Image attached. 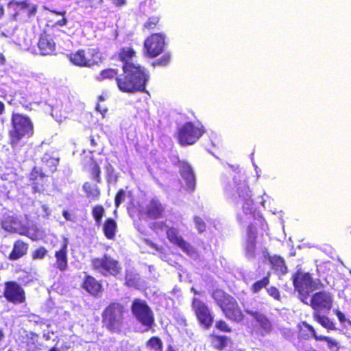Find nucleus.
I'll list each match as a JSON object with an SVG mask.
<instances>
[{
	"mask_svg": "<svg viewBox=\"0 0 351 351\" xmlns=\"http://www.w3.org/2000/svg\"><path fill=\"white\" fill-rule=\"evenodd\" d=\"M134 51L130 47L121 49L119 57L123 62L124 76L117 77V84L119 89L124 93H134L144 91L149 75L145 68L133 62Z\"/></svg>",
	"mask_w": 351,
	"mask_h": 351,
	"instance_id": "1",
	"label": "nucleus"
},
{
	"mask_svg": "<svg viewBox=\"0 0 351 351\" xmlns=\"http://www.w3.org/2000/svg\"><path fill=\"white\" fill-rule=\"evenodd\" d=\"M234 186H228L225 190L228 194L232 195V192L236 190L238 195L237 204H241L242 210L237 215L238 220L241 223H250L252 220L262 221L259 212L256 211L254 207L252 194L249 186L245 181L237 177L234 178Z\"/></svg>",
	"mask_w": 351,
	"mask_h": 351,
	"instance_id": "2",
	"label": "nucleus"
},
{
	"mask_svg": "<svg viewBox=\"0 0 351 351\" xmlns=\"http://www.w3.org/2000/svg\"><path fill=\"white\" fill-rule=\"evenodd\" d=\"M295 291H298L300 300H306L311 293L324 287L319 278H313L308 272L298 270L292 276Z\"/></svg>",
	"mask_w": 351,
	"mask_h": 351,
	"instance_id": "3",
	"label": "nucleus"
},
{
	"mask_svg": "<svg viewBox=\"0 0 351 351\" xmlns=\"http://www.w3.org/2000/svg\"><path fill=\"white\" fill-rule=\"evenodd\" d=\"M1 225L3 230L11 233L24 235L32 240H36L38 235L34 228H30L29 223L21 217L6 213L2 215Z\"/></svg>",
	"mask_w": 351,
	"mask_h": 351,
	"instance_id": "4",
	"label": "nucleus"
},
{
	"mask_svg": "<svg viewBox=\"0 0 351 351\" xmlns=\"http://www.w3.org/2000/svg\"><path fill=\"white\" fill-rule=\"evenodd\" d=\"M124 312V307L121 304L110 303L102 313L104 326L111 332H120L123 326Z\"/></svg>",
	"mask_w": 351,
	"mask_h": 351,
	"instance_id": "5",
	"label": "nucleus"
},
{
	"mask_svg": "<svg viewBox=\"0 0 351 351\" xmlns=\"http://www.w3.org/2000/svg\"><path fill=\"white\" fill-rule=\"evenodd\" d=\"M12 125L10 134L12 146H16L21 139L29 138L34 133L32 122L27 116L14 113L12 116Z\"/></svg>",
	"mask_w": 351,
	"mask_h": 351,
	"instance_id": "6",
	"label": "nucleus"
},
{
	"mask_svg": "<svg viewBox=\"0 0 351 351\" xmlns=\"http://www.w3.org/2000/svg\"><path fill=\"white\" fill-rule=\"evenodd\" d=\"M213 298L220 306L226 317L235 322L243 319V313L236 300L221 290L213 293Z\"/></svg>",
	"mask_w": 351,
	"mask_h": 351,
	"instance_id": "7",
	"label": "nucleus"
},
{
	"mask_svg": "<svg viewBox=\"0 0 351 351\" xmlns=\"http://www.w3.org/2000/svg\"><path fill=\"white\" fill-rule=\"evenodd\" d=\"M153 230L157 232L159 231H165L170 242L178 245L184 252L191 258H196L197 257V253L195 248L182 238L177 229L169 228L168 226L163 222H156L153 224Z\"/></svg>",
	"mask_w": 351,
	"mask_h": 351,
	"instance_id": "8",
	"label": "nucleus"
},
{
	"mask_svg": "<svg viewBox=\"0 0 351 351\" xmlns=\"http://www.w3.org/2000/svg\"><path fill=\"white\" fill-rule=\"evenodd\" d=\"M91 265L95 271L105 276H116L121 269L119 263L107 254L101 257L93 258Z\"/></svg>",
	"mask_w": 351,
	"mask_h": 351,
	"instance_id": "9",
	"label": "nucleus"
},
{
	"mask_svg": "<svg viewBox=\"0 0 351 351\" xmlns=\"http://www.w3.org/2000/svg\"><path fill=\"white\" fill-rule=\"evenodd\" d=\"M303 303L310 305L314 310V313H328L332 306L333 295L331 293L326 291L317 292L311 297L308 296L306 300H303Z\"/></svg>",
	"mask_w": 351,
	"mask_h": 351,
	"instance_id": "10",
	"label": "nucleus"
},
{
	"mask_svg": "<svg viewBox=\"0 0 351 351\" xmlns=\"http://www.w3.org/2000/svg\"><path fill=\"white\" fill-rule=\"evenodd\" d=\"M204 132V130L201 124L187 122L179 130V142L182 145H192L202 136Z\"/></svg>",
	"mask_w": 351,
	"mask_h": 351,
	"instance_id": "11",
	"label": "nucleus"
},
{
	"mask_svg": "<svg viewBox=\"0 0 351 351\" xmlns=\"http://www.w3.org/2000/svg\"><path fill=\"white\" fill-rule=\"evenodd\" d=\"M132 312L136 319L149 330L154 322V314L147 303L140 299H135L131 307Z\"/></svg>",
	"mask_w": 351,
	"mask_h": 351,
	"instance_id": "12",
	"label": "nucleus"
},
{
	"mask_svg": "<svg viewBox=\"0 0 351 351\" xmlns=\"http://www.w3.org/2000/svg\"><path fill=\"white\" fill-rule=\"evenodd\" d=\"M68 57L71 62L78 66H91L100 59L96 49H88L87 51L80 49L69 54Z\"/></svg>",
	"mask_w": 351,
	"mask_h": 351,
	"instance_id": "13",
	"label": "nucleus"
},
{
	"mask_svg": "<svg viewBox=\"0 0 351 351\" xmlns=\"http://www.w3.org/2000/svg\"><path fill=\"white\" fill-rule=\"evenodd\" d=\"M165 35L162 33L154 34L148 37L144 43L146 53L151 58H154L160 54L165 48Z\"/></svg>",
	"mask_w": 351,
	"mask_h": 351,
	"instance_id": "14",
	"label": "nucleus"
},
{
	"mask_svg": "<svg viewBox=\"0 0 351 351\" xmlns=\"http://www.w3.org/2000/svg\"><path fill=\"white\" fill-rule=\"evenodd\" d=\"M192 306L200 323L206 328H208L212 324L213 318L208 306L195 298H193Z\"/></svg>",
	"mask_w": 351,
	"mask_h": 351,
	"instance_id": "15",
	"label": "nucleus"
},
{
	"mask_svg": "<svg viewBox=\"0 0 351 351\" xmlns=\"http://www.w3.org/2000/svg\"><path fill=\"white\" fill-rule=\"evenodd\" d=\"M4 295L8 301L15 304L22 303L25 299L24 290L14 282L5 284Z\"/></svg>",
	"mask_w": 351,
	"mask_h": 351,
	"instance_id": "16",
	"label": "nucleus"
},
{
	"mask_svg": "<svg viewBox=\"0 0 351 351\" xmlns=\"http://www.w3.org/2000/svg\"><path fill=\"white\" fill-rule=\"evenodd\" d=\"M164 211V207L156 198H153L144 208L142 206L139 209L141 215H146L151 219H157L160 217Z\"/></svg>",
	"mask_w": 351,
	"mask_h": 351,
	"instance_id": "17",
	"label": "nucleus"
},
{
	"mask_svg": "<svg viewBox=\"0 0 351 351\" xmlns=\"http://www.w3.org/2000/svg\"><path fill=\"white\" fill-rule=\"evenodd\" d=\"M180 173L186 183L187 190L193 191L195 188V177L191 165L185 161L179 162Z\"/></svg>",
	"mask_w": 351,
	"mask_h": 351,
	"instance_id": "18",
	"label": "nucleus"
},
{
	"mask_svg": "<svg viewBox=\"0 0 351 351\" xmlns=\"http://www.w3.org/2000/svg\"><path fill=\"white\" fill-rule=\"evenodd\" d=\"M256 233L254 224L248 226L247 230V240L245 246V256L248 259H254L256 256Z\"/></svg>",
	"mask_w": 351,
	"mask_h": 351,
	"instance_id": "19",
	"label": "nucleus"
},
{
	"mask_svg": "<svg viewBox=\"0 0 351 351\" xmlns=\"http://www.w3.org/2000/svg\"><path fill=\"white\" fill-rule=\"evenodd\" d=\"M68 239L64 238L63 242L61 243L60 248L58 250H57L55 253L56 263L54 265L57 269L62 271H65L68 267Z\"/></svg>",
	"mask_w": 351,
	"mask_h": 351,
	"instance_id": "20",
	"label": "nucleus"
},
{
	"mask_svg": "<svg viewBox=\"0 0 351 351\" xmlns=\"http://www.w3.org/2000/svg\"><path fill=\"white\" fill-rule=\"evenodd\" d=\"M263 257L265 259H268L274 269L280 274H285L287 271V268L285 265V261L282 258L274 255L269 256V253L265 249L262 250Z\"/></svg>",
	"mask_w": 351,
	"mask_h": 351,
	"instance_id": "21",
	"label": "nucleus"
},
{
	"mask_svg": "<svg viewBox=\"0 0 351 351\" xmlns=\"http://www.w3.org/2000/svg\"><path fill=\"white\" fill-rule=\"evenodd\" d=\"M38 47L42 56L51 55L56 50V44L53 40L46 34L41 35Z\"/></svg>",
	"mask_w": 351,
	"mask_h": 351,
	"instance_id": "22",
	"label": "nucleus"
},
{
	"mask_svg": "<svg viewBox=\"0 0 351 351\" xmlns=\"http://www.w3.org/2000/svg\"><path fill=\"white\" fill-rule=\"evenodd\" d=\"M245 311L247 314L254 317L259 326L262 328L265 333H269L271 331V324L264 315L260 313L257 311L250 309L248 308H245Z\"/></svg>",
	"mask_w": 351,
	"mask_h": 351,
	"instance_id": "23",
	"label": "nucleus"
},
{
	"mask_svg": "<svg viewBox=\"0 0 351 351\" xmlns=\"http://www.w3.org/2000/svg\"><path fill=\"white\" fill-rule=\"evenodd\" d=\"M28 244L21 240H17L13 246V250L10 254L9 258L16 261L25 255L27 252Z\"/></svg>",
	"mask_w": 351,
	"mask_h": 351,
	"instance_id": "24",
	"label": "nucleus"
},
{
	"mask_svg": "<svg viewBox=\"0 0 351 351\" xmlns=\"http://www.w3.org/2000/svg\"><path fill=\"white\" fill-rule=\"evenodd\" d=\"M302 325L316 340L326 341L330 349L332 350L334 348H337V342L335 339L323 335H317L314 328L305 322H302Z\"/></svg>",
	"mask_w": 351,
	"mask_h": 351,
	"instance_id": "25",
	"label": "nucleus"
},
{
	"mask_svg": "<svg viewBox=\"0 0 351 351\" xmlns=\"http://www.w3.org/2000/svg\"><path fill=\"white\" fill-rule=\"evenodd\" d=\"M84 288L90 294L97 295L101 288V285L93 277L87 276L84 282Z\"/></svg>",
	"mask_w": 351,
	"mask_h": 351,
	"instance_id": "26",
	"label": "nucleus"
},
{
	"mask_svg": "<svg viewBox=\"0 0 351 351\" xmlns=\"http://www.w3.org/2000/svg\"><path fill=\"white\" fill-rule=\"evenodd\" d=\"M313 319L328 330H334L335 324L327 316L322 315V313H313Z\"/></svg>",
	"mask_w": 351,
	"mask_h": 351,
	"instance_id": "27",
	"label": "nucleus"
},
{
	"mask_svg": "<svg viewBox=\"0 0 351 351\" xmlns=\"http://www.w3.org/2000/svg\"><path fill=\"white\" fill-rule=\"evenodd\" d=\"M117 228L116 222L112 219H108L104 225V232L108 239H112Z\"/></svg>",
	"mask_w": 351,
	"mask_h": 351,
	"instance_id": "28",
	"label": "nucleus"
},
{
	"mask_svg": "<svg viewBox=\"0 0 351 351\" xmlns=\"http://www.w3.org/2000/svg\"><path fill=\"white\" fill-rule=\"evenodd\" d=\"M121 76H124V74L121 75ZM117 77H120V75H118L117 71L115 69H108L101 71L96 76V80L98 81H101L107 79L111 80L114 77L117 79Z\"/></svg>",
	"mask_w": 351,
	"mask_h": 351,
	"instance_id": "29",
	"label": "nucleus"
},
{
	"mask_svg": "<svg viewBox=\"0 0 351 351\" xmlns=\"http://www.w3.org/2000/svg\"><path fill=\"white\" fill-rule=\"evenodd\" d=\"M269 274H268L267 276L264 277L263 279L256 281L254 282L251 288V290L254 293L259 292L263 288L265 287L269 283Z\"/></svg>",
	"mask_w": 351,
	"mask_h": 351,
	"instance_id": "30",
	"label": "nucleus"
},
{
	"mask_svg": "<svg viewBox=\"0 0 351 351\" xmlns=\"http://www.w3.org/2000/svg\"><path fill=\"white\" fill-rule=\"evenodd\" d=\"M147 346L154 351H160L162 348V343L159 338L153 337L147 341Z\"/></svg>",
	"mask_w": 351,
	"mask_h": 351,
	"instance_id": "31",
	"label": "nucleus"
},
{
	"mask_svg": "<svg viewBox=\"0 0 351 351\" xmlns=\"http://www.w3.org/2000/svg\"><path fill=\"white\" fill-rule=\"evenodd\" d=\"M103 0H80L81 6L87 8H97L101 5Z\"/></svg>",
	"mask_w": 351,
	"mask_h": 351,
	"instance_id": "32",
	"label": "nucleus"
},
{
	"mask_svg": "<svg viewBox=\"0 0 351 351\" xmlns=\"http://www.w3.org/2000/svg\"><path fill=\"white\" fill-rule=\"evenodd\" d=\"M106 178L108 182H117V176L114 173V167L110 164L108 163L105 167Z\"/></svg>",
	"mask_w": 351,
	"mask_h": 351,
	"instance_id": "33",
	"label": "nucleus"
},
{
	"mask_svg": "<svg viewBox=\"0 0 351 351\" xmlns=\"http://www.w3.org/2000/svg\"><path fill=\"white\" fill-rule=\"evenodd\" d=\"M104 214V208L101 206H96L93 209V216L97 225H99Z\"/></svg>",
	"mask_w": 351,
	"mask_h": 351,
	"instance_id": "34",
	"label": "nucleus"
},
{
	"mask_svg": "<svg viewBox=\"0 0 351 351\" xmlns=\"http://www.w3.org/2000/svg\"><path fill=\"white\" fill-rule=\"evenodd\" d=\"M43 161L46 162L47 165L53 171L58 164L59 160L56 158H51L48 154H45L43 158Z\"/></svg>",
	"mask_w": 351,
	"mask_h": 351,
	"instance_id": "35",
	"label": "nucleus"
},
{
	"mask_svg": "<svg viewBox=\"0 0 351 351\" xmlns=\"http://www.w3.org/2000/svg\"><path fill=\"white\" fill-rule=\"evenodd\" d=\"M171 60V54L169 53H165L162 55V56L156 60L154 63V66H167Z\"/></svg>",
	"mask_w": 351,
	"mask_h": 351,
	"instance_id": "36",
	"label": "nucleus"
},
{
	"mask_svg": "<svg viewBox=\"0 0 351 351\" xmlns=\"http://www.w3.org/2000/svg\"><path fill=\"white\" fill-rule=\"evenodd\" d=\"M84 189L87 193L88 196L98 197L99 195V191L96 186H91L88 183L84 184Z\"/></svg>",
	"mask_w": 351,
	"mask_h": 351,
	"instance_id": "37",
	"label": "nucleus"
},
{
	"mask_svg": "<svg viewBox=\"0 0 351 351\" xmlns=\"http://www.w3.org/2000/svg\"><path fill=\"white\" fill-rule=\"evenodd\" d=\"M230 341L229 339L225 336H219L215 339V346L219 349H223L226 347Z\"/></svg>",
	"mask_w": 351,
	"mask_h": 351,
	"instance_id": "38",
	"label": "nucleus"
},
{
	"mask_svg": "<svg viewBox=\"0 0 351 351\" xmlns=\"http://www.w3.org/2000/svg\"><path fill=\"white\" fill-rule=\"evenodd\" d=\"M194 223L195 224V227L199 231V232H202L206 229V224L202 218L199 217H194Z\"/></svg>",
	"mask_w": 351,
	"mask_h": 351,
	"instance_id": "39",
	"label": "nucleus"
},
{
	"mask_svg": "<svg viewBox=\"0 0 351 351\" xmlns=\"http://www.w3.org/2000/svg\"><path fill=\"white\" fill-rule=\"evenodd\" d=\"M159 21V19L156 16L150 17L148 21L145 23V27L147 29L154 28Z\"/></svg>",
	"mask_w": 351,
	"mask_h": 351,
	"instance_id": "40",
	"label": "nucleus"
},
{
	"mask_svg": "<svg viewBox=\"0 0 351 351\" xmlns=\"http://www.w3.org/2000/svg\"><path fill=\"white\" fill-rule=\"evenodd\" d=\"M47 250L44 247H40L37 249L33 254V258H43L46 255Z\"/></svg>",
	"mask_w": 351,
	"mask_h": 351,
	"instance_id": "41",
	"label": "nucleus"
},
{
	"mask_svg": "<svg viewBox=\"0 0 351 351\" xmlns=\"http://www.w3.org/2000/svg\"><path fill=\"white\" fill-rule=\"evenodd\" d=\"M92 173H93V178L95 180H97V182H100L101 171H100L99 167L97 164H95L93 165V169H92Z\"/></svg>",
	"mask_w": 351,
	"mask_h": 351,
	"instance_id": "42",
	"label": "nucleus"
},
{
	"mask_svg": "<svg viewBox=\"0 0 351 351\" xmlns=\"http://www.w3.org/2000/svg\"><path fill=\"white\" fill-rule=\"evenodd\" d=\"M267 293H269V295L273 297L274 299L278 300L280 299V295L279 291L276 287H271L268 288Z\"/></svg>",
	"mask_w": 351,
	"mask_h": 351,
	"instance_id": "43",
	"label": "nucleus"
},
{
	"mask_svg": "<svg viewBox=\"0 0 351 351\" xmlns=\"http://www.w3.org/2000/svg\"><path fill=\"white\" fill-rule=\"evenodd\" d=\"M216 327L218 329H219L220 330L223 331V332H230V328H229V326L227 325V324L224 321H222V320L217 322Z\"/></svg>",
	"mask_w": 351,
	"mask_h": 351,
	"instance_id": "44",
	"label": "nucleus"
},
{
	"mask_svg": "<svg viewBox=\"0 0 351 351\" xmlns=\"http://www.w3.org/2000/svg\"><path fill=\"white\" fill-rule=\"evenodd\" d=\"M125 194L123 190H120L115 197V204L116 206H119L120 204L123 201Z\"/></svg>",
	"mask_w": 351,
	"mask_h": 351,
	"instance_id": "45",
	"label": "nucleus"
},
{
	"mask_svg": "<svg viewBox=\"0 0 351 351\" xmlns=\"http://www.w3.org/2000/svg\"><path fill=\"white\" fill-rule=\"evenodd\" d=\"M261 204L263 207L266 206V203L269 202L270 203L271 201H273V199L268 195L265 192L263 193V195L261 197Z\"/></svg>",
	"mask_w": 351,
	"mask_h": 351,
	"instance_id": "46",
	"label": "nucleus"
},
{
	"mask_svg": "<svg viewBox=\"0 0 351 351\" xmlns=\"http://www.w3.org/2000/svg\"><path fill=\"white\" fill-rule=\"evenodd\" d=\"M335 314L341 323L344 324L345 322H348V319L346 318L345 315L342 312L337 310Z\"/></svg>",
	"mask_w": 351,
	"mask_h": 351,
	"instance_id": "47",
	"label": "nucleus"
},
{
	"mask_svg": "<svg viewBox=\"0 0 351 351\" xmlns=\"http://www.w3.org/2000/svg\"><path fill=\"white\" fill-rule=\"evenodd\" d=\"M252 165L254 168L256 180H258L261 177V169L258 167V165L253 160H252Z\"/></svg>",
	"mask_w": 351,
	"mask_h": 351,
	"instance_id": "48",
	"label": "nucleus"
},
{
	"mask_svg": "<svg viewBox=\"0 0 351 351\" xmlns=\"http://www.w3.org/2000/svg\"><path fill=\"white\" fill-rule=\"evenodd\" d=\"M126 284L129 287H132L135 285L134 282L132 280L130 275L128 274L125 276Z\"/></svg>",
	"mask_w": 351,
	"mask_h": 351,
	"instance_id": "49",
	"label": "nucleus"
},
{
	"mask_svg": "<svg viewBox=\"0 0 351 351\" xmlns=\"http://www.w3.org/2000/svg\"><path fill=\"white\" fill-rule=\"evenodd\" d=\"M67 23V19L65 17H63L61 20L56 22L55 25L60 27H63L66 25Z\"/></svg>",
	"mask_w": 351,
	"mask_h": 351,
	"instance_id": "50",
	"label": "nucleus"
},
{
	"mask_svg": "<svg viewBox=\"0 0 351 351\" xmlns=\"http://www.w3.org/2000/svg\"><path fill=\"white\" fill-rule=\"evenodd\" d=\"M112 3L117 6H121L125 3V0H111Z\"/></svg>",
	"mask_w": 351,
	"mask_h": 351,
	"instance_id": "51",
	"label": "nucleus"
},
{
	"mask_svg": "<svg viewBox=\"0 0 351 351\" xmlns=\"http://www.w3.org/2000/svg\"><path fill=\"white\" fill-rule=\"evenodd\" d=\"M96 110L99 111L103 116L107 112V109L106 108H101L99 104H97Z\"/></svg>",
	"mask_w": 351,
	"mask_h": 351,
	"instance_id": "52",
	"label": "nucleus"
},
{
	"mask_svg": "<svg viewBox=\"0 0 351 351\" xmlns=\"http://www.w3.org/2000/svg\"><path fill=\"white\" fill-rule=\"evenodd\" d=\"M62 215L66 220L73 221V219L71 218V215L68 211L64 210Z\"/></svg>",
	"mask_w": 351,
	"mask_h": 351,
	"instance_id": "53",
	"label": "nucleus"
},
{
	"mask_svg": "<svg viewBox=\"0 0 351 351\" xmlns=\"http://www.w3.org/2000/svg\"><path fill=\"white\" fill-rule=\"evenodd\" d=\"M5 110V106L3 102L0 101V115Z\"/></svg>",
	"mask_w": 351,
	"mask_h": 351,
	"instance_id": "54",
	"label": "nucleus"
},
{
	"mask_svg": "<svg viewBox=\"0 0 351 351\" xmlns=\"http://www.w3.org/2000/svg\"><path fill=\"white\" fill-rule=\"evenodd\" d=\"M300 336L304 339H308L309 337L308 334L306 335L304 333V330H301Z\"/></svg>",
	"mask_w": 351,
	"mask_h": 351,
	"instance_id": "55",
	"label": "nucleus"
},
{
	"mask_svg": "<svg viewBox=\"0 0 351 351\" xmlns=\"http://www.w3.org/2000/svg\"><path fill=\"white\" fill-rule=\"evenodd\" d=\"M4 62H5L4 56L1 53H0V64H3Z\"/></svg>",
	"mask_w": 351,
	"mask_h": 351,
	"instance_id": "56",
	"label": "nucleus"
},
{
	"mask_svg": "<svg viewBox=\"0 0 351 351\" xmlns=\"http://www.w3.org/2000/svg\"><path fill=\"white\" fill-rule=\"evenodd\" d=\"M53 12L58 14V15H61L62 16H64L66 14V12L65 11H63V12H56V11H53Z\"/></svg>",
	"mask_w": 351,
	"mask_h": 351,
	"instance_id": "57",
	"label": "nucleus"
},
{
	"mask_svg": "<svg viewBox=\"0 0 351 351\" xmlns=\"http://www.w3.org/2000/svg\"><path fill=\"white\" fill-rule=\"evenodd\" d=\"M4 335L1 331H0V341L3 339Z\"/></svg>",
	"mask_w": 351,
	"mask_h": 351,
	"instance_id": "58",
	"label": "nucleus"
},
{
	"mask_svg": "<svg viewBox=\"0 0 351 351\" xmlns=\"http://www.w3.org/2000/svg\"><path fill=\"white\" fill-rule=\"evenodd\" d=\"M191 291H193L195 294H199V293L194 289V288L191 289Z\"/></svg>",
	"mask_w": 351,
	"mask_h": 351,
	"instance_id": "59",
	"label": "nucleus"
},
{
	"mask_svg": "<svg viewBox=\"0 0 351 351\" xmlns=\"http://www.w3.org/2000/svg\"><path fill=\"white\" fill-rule=\"evenodd\" d=\"M49 351H58V350L56 348H53Z\"/></svg>",
	"mask_w": 351,
	"mask_h": 351,
	"instance_id": "60",
	"label": "nucleus"
},
{
	"mask_svg": "<svg viewBox=\"0 0 351 351\" xmlns=\"http://www.w3.org/2000/svg\"><path fill=\"white\" fill-rule=\"evenodd\" d=\"M168 351H175L171 347H169Z\"/></svg>",
	"mask_w": 351,
	"mask_h": 351,
	"instance_id": "61",
	"label": "nucleus"
},
{
	"mask_svg": "<svg viewBox=\"0 0 351 351\" xmlns=\"http://www.w3.org/2000/svg\"><path fill=\"white\" fill-rule=\"evenodd\" d=\"M91 144H92V145H95V141H94V139H92V140H91Z\"/></svg>",
	"mask_w": 351,
	"mask_h": 351,
	"instance_id": "62",
	"label": "nucleus"
},
{
	"mask_svg": "<svg viewBox=\"0 0 351 351\" xmlns=\"http://www.w3.org/2000/svg\"><path fill=\"white\" fill-rule=\"evenodd\" d=\"M99 100L100 101H103L104 100V99H103V97L101 96L99 97Z\"/></svg>",
	"mask_w": 351,
	"mask_h": 351,
	"instance_id": "63",
	"label": "nucleus"
},
{
	"mask_svg": "<svg viewBox=\"0 0 351 351\" xmlns=\"http://www.w3.org/2000/svg\"><path fill=\"white\" fill-rule=\"evenodd\" d=\"M348 323L351 326V321L350 320H348Z\"/></svg>",
	"mask_w": 351,
	"mask_h": 351,
	"instance_id": "64",
	"label": "nucleus"
}]
</instances>
